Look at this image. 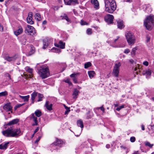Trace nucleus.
I'll use <instances>...</instances> for the list:
<instances>
[{
    "mask_svg": "<svg viewBox=\"0 0 154 154\" xmlns=\"http://www.w3.org/2000/svg\"><path fill=\"white\" fill-rule=\"evenodd\" d=\"M2 134L7 137H17L21 135L20 129L8 128L2 132Z\"/></svg>",
    "mask_w": 154,
    "mask_h": 154,
    "instance_id": "nucleus-1",
    "label": "nucleus"
},
{
    "mask_svg": "<svg viewBox=\"0 0 154 154\" xmlns=\"http://www.w3.org/2000/svg\"><path fill=\"white\" fill-rule=\"evenodd\" d=\"M104 2L106 11L109 13H112L116 8V3L115 1L104 0Z\"/></svg>",
    "mask_w": 154,
    "mask_h": 154,
    "instance_id": "nucleus-2",
    "label": "nucleus"
},
{
    "mask_svg": "<svg viewBox=\"0 0 154 154\" xmlns=\"http://www.w3.org/2000/svg\"><path fill=\"white\" fill-rule=\"evenodd\" d=\"M38 73L42 79H45L50 75L49 69L48 67L42 66L38 71Z\"/></svg>",
    "mask_w": 154,
    "mask_h": 154,
    "instance_id": "nucleus-3",
    "label": "nucleus"
},
{
    "mask_svg": "<svg viewBox=\"0 0 154 154\" xmlns=\"http://www.w3.org/2000/svg\"><path fill=\"white\" fill-rule=\"evenodd\" d=\"M125 36L129 45H132L135 43V37L134 34L131 32H127L125 33Z\"/></svg>",
    "mask_w": 154,
    "mask_h": 154,
    "instance_id": "nucleus-4",
    "label": "nucleus"
},
{
    "mask_svg": "<svg viewBox=\"0 0 154 154\" xmlns=\"http://www.w3.org/2000/svg\"><path fill=\"white\" fill-rule=\"evenodd\" d=\"M154 23V17L152 15H150L146 18L144 21V24L146 29L149 30L151 29V25Z\"/></svg>",
    "mask_w": 154,
    "mask_h": 154,
    "instance_id": "nucleus-5",
    "label": "nucleus"
},
{
    "mask_svg": "<svg viewBox=\"0 0 154 154\" xmlns=\"http://www.w3.org/2000/svg\"><path fill=\"white\" fill-rule=\"evenodd\" d=\"M121 66V64L120 62L115 64L112 72V74L115 77H118Z\"/></svg>",
    "mask_w": 154,
    "mask_h": 154,
    "instance_id": "nucleus-6",
    "label": "nucleus"
},
{
    "mask_svg": "<svg viewBox=\"0 0 154 154\" xmlns=\"http://www.w3.org/2000/svg\"><path fill=\"white\" fill-rule=\"evenodd\" d=\"M3 57L5 60L8 61L10 62L15 60L19 58V56L17 55H15L13 56L10 57L8 54H6L3 56Z\"/></svg>",
    "mask_w": 154,
    "mask_h": 154,
    "instance_id": "nucleus-7",
    "label": "nucleus"
},
{
    "mask_svg": "<svg viewBox=\"0 0 154 154\" xmlns=\"http://www.w3.org/2000/svg\"><path fill=\"white\" fill-rule=\"evenodd\" d=\"M63 143V141L60 139H57V142L52 145L54 149H58L61 147Z\"/></svg>",
    "mask_w": 154,
    "mask_h": 154,
    "instance_id": "nucleus-8",
    "label": "nucleus"
},
{
    "mask_svg": "<svg viewBox=\"0 0 154 154\" xmlns=\"http://www.w3.org/2000/svg\"><path fill=\"white\" fill-rule=\"evenodd\" d=\"M105 20L109 24L112 23L114 17L112 15L107 14L104 17Z\"/></svg>",
    "mask_w": 154,
    "mask_h": 154,
    "instance_id": "nucleus-9",
    "label": "nucleus"
},
{
    "mask_svg": "<svg viewBox=\"0 0 154 154\" xmlns=\"http://www.w3.org/2000/svg\"><path fill=\"white\" fill-rule=\"evenodd\" d=\"M27 47L28 49V51L26 52V55L27 56H30L34 53L35 48L32 45L28 46Z\"/></svg>",
    "mask_w": 154,
    "mask_h": 154,
    "instance_id": "nucleus-10",
    "label": "nucleus"
},
{
    "mask_svg": "<svg viewBox=\"0 0 154 154\" xmlns=\"http://www.w3.org/2000/svg\"><path fill=\"white\" fill-rule=\"evenodd\" d=\"M25 32L29 33H34L35 32V28L32 26L28 25L25 30Z\"/></svg>",
    "mask_w": 154,
    "mask_h": 154,
    "instance_id": "nucleus-11",
    "label": "nucleus"
},
{
    "mask_svg": "<svg viewBox=\"0 0 154 154\" xmlns=\"http://www.w3.org/2000/svg\"><path fill=\"white\" fill-rule=\"evenodd\" d=\"M23 29L21 26H19L18 29L14 31V33L15 35L17 36L21 34L23 32Z\"/></svg>",
    "mask_w": 154,
    "mask_h": 154,
    "instance_id": "nucleus-12",
    "label": "nucleus"
},
{
    "mask_svg": "<svg viewBox=\"0 0 154 154\" xmlns=\"http://www.w3.org/2000/svg\"><path fill=\"white\" fill-rule=\"evenodd\" d=\"M91 3L94 8L98 9L99 8V4L97 0H91Z\"/></svg>",
    "mask_w": 154,
    "mask_h": 154,
    "instance_id": "nucleus-13",
    "label": "nucleus"
},
{
    "mask_svg": "<svg viewBox=\"0 0 154 154\" xmlns=\"http://www.w3.org/2000/svg\"><path fill=\"white\" fill-rule=\"evenodd\" d=\"M65 42H63L62 41H60L58 44L54 43V45L61 49H64L65 48Z\"/></svg>",
    "mask_w": 154,
    "mask_h": 154,
    "instance_id": "nucleus-14",
    "label": "nucleus"
},
{
    "mask_svg": "<svg viewBox=\"0 0 154 154\" xmlns=\"http://www.w3.org/2000/svg\"><path fill=\"white\" fill-rule=\"evenodd\" d=\"M32 12H29L28 14V17L27 18V22L30 24H32L34 22L32 20Z\"/></svg>",
    "mask_w": 154,
    "mask_h": 154,
    "instance_id": "nucleus-15",
    "label": "nucleus"
},
{
    "mask_svg": "<svg viewBox=\"0 0 154 154\" xmlns=\"http://www.w3.org/2000/svg\"><path fill=\"white\" fill-rule=\"evenodd\" d=\"M31 119L34 122V123L32 124V125H38V122L37 118L35 116L33 113L32 114Z\"/></svg>",
    "mask_w": 154,
    "mask_h": 154,
    "instance_id": "nucleus-16",
    "label": "nucleus"
},
{
    "mask_svg": "<svg viewBox=\"0 0 154 154\" xmlns=\"http://www.w3.org/2000/svg\"><path fill=\"white\" fill-rule=\"evenodd\" d=\"M78 0H69L67 2L64 0L65 4L67 5H74L78 3Z\"/></svg>",
    "mask_w": 154,
    "mask_h": 154,
    "instance_id": "nucleus-17",
    "label": "nucleus"
},
{
    "mask_svg": "<svg viewBox=\"0 0 154 154\" xmlns=\"http://www.w3.org/2000/svg\"><path fill=\"white\" fill-rule=\"evenodd\" d=\"M117 24L118 28L120 29H123L125 27L124 23L122 20H117Z\"/></svg>",
    "mask_w": 154,
    "mask_h": 154,
    "instance_id": "nucleus-18",
    "label": "nucleus"
},
{
    "mask_svg": "<svg viewBox=\"0 0 154 154\" xmlns=\"http://www.w3.org/2000/svg\"><path fill=\"white\" fill-rule=\"evenodd\" d=\"M9 144V142H5L1 144L0 145V149L3 150L6 149L7 148Z\"/></svg>",
    "mask_w": 154,
    "mask_h": 154,
    "instance_id": "nucleus-19",
    "label": "nucleus"
},
{
    "mask_svg": "<svg viewBox=\"0 0 154 154\" xmlns=\"http://www.w3.org/2000/svg\"><path fill=\"white\" fill-rule=\"evenodd\" d=\"M3 109L7 111H11L12 112V107L9 103L5 104L3 106Z\"/></svg>",
    "mask_w": 154,
    "mask_h": 154,
    "instance_id": "nucleus-20",
    "label": "nucleus"
},
{
    "mask_svg": "<svg viewBox=\"0 0 154 154\" xmlns=\"http://www.w3.org/2000/svg\"><path fill=\"white\" fill-rule=\"evenodd\" d=\"M19 121V120L18 119H14L11 121L9 122L7 124V125H13L16 124Z\"/></svg>",
    "mask_w": 154,
    "mask_h": 154,
    "instance_id": "nucleus-21",
    "label": "nucleus"
},
{
    "mask_svg": "<svg viewBox=\"0 0 154 154\" xmlns=\"http://www.w3.org/2000/svg\"><path fill=\"white\" fill-rule=\"evenodd\" d=\"M45 106L48 110L51 111L52 109V104L50 103L48 101H47L46 102Z\"/></svg>",
    "mask_w": 154,
    "mask_h": 154,
    "instance_id": "nucleus-22",
    "label": "nucleus"
},
{
    "mask_svg": "<svg viewBox=\"0 0 154 154\" xmlns=\"http://www.w3.org/2000/svg\"><path fill=\"white\" fill-rule=\"evenodd\" d=\"M79 93V91L77 89H74L73 93L72 94V95L73 96V98L75 99H76Z\"/></svg>",
    "mask_w": 154,
    "mask_h": 154,
    "instance_id": "nucleus-23",
    "label": "nucleus"
},
{
    "mask_svg": "<svg viewBox=\"0 0 154 154\" xmlns=\"http://www.w3.org/2000/svg\"><path fill=\"white\" fill-rule=\"evenodd\" d=\"M25 70L26 71L28 72L29 73L31 74L29 75L28 77L29 78H31L32 77V73L33 72V69L30 68L29 67H26L25 68Z\"/></svg>",
    "mask_w": 154,
    "mask_h": 154,
    "instance_id": "nucleus-24",
    "label": "nucleus"
},
{
    "mask_svg": "<svg viewBox=\"0 0 154 154\" xmlns=\"http://www.w3.org/2000/svg\"><path fill=\"white\" fill-rule=\"evenodd\" d=\"M27 38V37L26 35H22L20 39V41L22 45H25Z\"/></svg>",
    "mask_w": 154,
    "mask_h": 154,
    "instance_id": "nucleus-25",
    "label": "nucleus"
},
{
    "mask_svg": "<svg viewBox=\"0 0 154 154\" xmlns=\"http://www.w3.org/2000/svg\"><path fill=\"white\" fill-rule=\"evenodd\" d=\"M151 70L150 69H148L146 70L145 71H144L143 73V75H146L147 77L150 76L151 75Z\"/></svg>",
    "mask_w": 154,
    "mask_h": 154,
    "instance_id": "nucleus-26",
    "label": "nucleus"
},
{
    "mask_svg": "<svg viewBox=\"0 0 154 154\" xmlns=\"http://www.w3.org/2000/svg\"><path fill=\"white\" fill-rule=\"evenodd\" d=\"M77 74V73H72L70 76L71 78H72V80L75 83H77L78 82L76 78Z\"/></svg>",
    "mask_w": 154,
    "mask_h": 154,
    "instance_id": "nucleus-27",
    "label": "nucleus"
},
{
    "mask_svg": "<svg viewBox=\"0 0 154 154\" xmlns=\"http://www.w3.org/2000/svg\"><path fill=\"white\" fill-rule=\"evenodd\" d=\"M19 97L23 100L24 101H27L29 99V95H28L26 96H22L21 95H19Z\"/></svg>",
    "mask_w": 154,
    "mask_h": 154,
    "instance_id": "nucleus-28",
    "label": "nucleus"
},
{
    "mask_svg": "<svg viewBox=\"0 0 154 154\" xmlns=\"http://www.w3.org/2000/svg\"><path fill=\"white\" fill-rule=\"evenodd\" d=\"M35 18L38 21H40L42 20L41 15L38 13H36L35 15Z\"/></svg>",
    "mask_w": 154,
    "mask_h": 154,
    "instance_id": "nucleus-29",
    "label": "nucleus"
},
{
    "mask_svg": "<svg viewBox=\"0 0 154 154\" xmlns=\"http://www.w3.org/2000/svg\"><path fill=\"white\" fill-rule=\"evenodd\" d=\"M8 95V93L6 91L0 92V97H6Z\"/></svg>",
    "mask_w": 154,
    "mask_h": 154,
    "instance_id": "nucleus-30",
    "label": "nucleus"
},
{
    "mask_svg": "<svg viewBox=\"0 0 154 154\" xmlns=\"http://www.w3.org/2000/svg\"><path fill=\"white\" fill-rule=\"evenodd\" d=\"M77 125L79 127H80L82 128L84 127L83 122L81 120H79L77 121Z\"/></svg>",
    "mask_w": 154,
    "mask_h": 154,
    "instance_id": "nucleus-31",
    "label": "nucleus"
},
{
    "mask_svg": "<svg viewBox=\"0 0 154 154\" xmlns=\"http://www.w3.org/2000/svg\"><path fill=\"white\" fill-rule=\"evenodd\" d=\"M51 51L53 52H56L59 53L61 52L59 48H52L51 50Z\"/></svg>",
    "mask_w": 154,
    "mask_h": 154,
    "instance_id": "nucleus-32",
    "label": "nucleus"
},
{
    "mask_svg": "<svg viewBox=\"0 0 154 154\" xmlns=\"http://www.w3.org/2000/svg\"><path fill=\"white\" fill-rule=\"evenodd\" d=\"M88 74L89 77L91 79L94 77L95 72L93 71H89L88 72Z\"/></svg>",
    "mask_w": 154,
    "mask_h": 154,
    "instance_id": "nucleus-33",
    "label": "nucleus"
},
{
    "mask_svg": "<svg viewBox=\"0 0 154 154\" xmlns=\"http://www.w3.org/2000/svg\"><path fill=\"white\" fill-rule=\"evenodd\" d=\"M43 46L42 47L43 49H45L48 45V42L47 40H44L43 42Z\"/></svg>",
    "mask_w": 154,
    "mask_h": 154,
    "instance_id": "nucleus-34",
    "label": "nucleus"
},
{
    "mask_svg": "<svg viewBox=\"0 0 154 154\" xmlns=\"http://www.w3.org/2000/svg\"><path fill=\"white\" fill-rule=\"evenodd\" d=\"M35 114L36 116L39 117L42 115V112L41 111L37 110L35 112Z\"/></svg>",
    "mask_w": 154,
    "mask_h": 154,
    "instance_id": "nucleus-35",
    "label": "nucleus"
},
{
    "mask_svg": "<svg viewBox=\"0 0 154 154\" xmlns=\"http://www.w3.org/2000/svg\"><path fill=\"white\" fill-rule=\"evenodd\" d=\"M145 145L146 146H148L150 148H152L154 145L153 144H151L148 141H146L145 142Z\"/></svg>",
    "mask_w": 154,
    "mask_h": 154,
    "instance_id": "nucleus-36",
    "label": "nucleus"
},
{
    "mask_svg": "<svg viewBox=\"0 0 154 154\" xmlns=\"http://www.w3.org/2000/svg\"><path fill=\"white\" fill-rule=\"evenodd\" d=\"M37 95V93L35 92H33L31 94V99L33 101L35 98V97Z\"/></svg>",
    "mask_w": 154,
    "mask_h": 154,
    "instance_id": "nucleus-37",
    "label": "nucleus"
},
{
    "mask_svg": "<svg viewBox=\"0 0 154 154\" xmlns=\"http://www.w3.org/2000/svg\"><path fill=\"white\" fill-rule=\"evenodd\" d=\"M91 64L90 62H88L85 63L84 65V67L85 69H87L88 67L91 66Z\"/></svg>",
    "mask_w": 154,
    "mask_h": 154,
    "instance_id": "nucleus-38",
    "label": "nucleus"
},
{
    "mask_svg": "<svg viewBox=\"0 0 154 154\" xmlns=\"http://www.w3.org/2000/svg\"><path fill=\"white\" fill-rule=\"evenodd\" d=\"M152 11V9L150 7V6L149 5H148L147 6V7H146V11L147 12H150Z\"/></svg>",
    "mask_w": 154,
    "mask_h": 154,
    "instance_id": "nucleus-39",
    "label": "nucleus"
},
{
    "mask_svg": "<svg viewBox=\"0 0 154 154\" xmlns=\"http://www.w3.org/2000/svg\"><path fill=\"white\" fill-rule=\"evenodd\" d=\"M64 81L66 83H68L69 85H72V83L70 81L69 79H65L64 80Z\"/></svg>",
    "mask_w": 154,
    "mask_h": 154,
    "instance_id": "nucleus-40",
    "label": "nucleus"
},
{
    "mask_svg": "<svg viewBox=\"0 0 154 154\" xmlns=\"http://www.w3.org/2000/svg\"><path fill=\"white\" fill-rule=\"evenodd\" d=\"M88 35H91L92 33V29H88L86 31Z\"/></svg>",
    "mask_w": 154,
    "mask_h": 154,
    "instance_id": "nucleus-41",
    "label": "nucleus"
},
{
    "mask_svg": "<svg viewBox=\"0 0 154 154\" xmlns=\"http://www.w3.org/2000/svg\"><path fill=\"white\" fill-rule=\"evenodd\" d=\"M38 101H40L42 100V98L43 97V96L42 95H41L40 94H39L38 95Z\"/></svg>",
    "mask_w": 154,
    "mask_h": 154,
    "instance_id": "nucleus-42",
    "label": "nucleus"
},
{
    "mask_svg": "<svg viewBox=\"0 0 154 154\" xmlns=\"http://www.w3.org/2000/svg\"><path fill=\"white\" fill-rule=\"evenodd\" d=\"M63 18L66 20L68 22L70 21L69 19L68 18L67 15L66 14H64L63 17Z\"/></svg>",
    "mask_w": 154,
    "mask_h": 154,
    "instance_id": "nucleus-43",
    "label": "nucleus"
},
{
    "mask_svg": "<svg viewBox=\"0 0 154 154\" xmlns=\"http://www.w3.org/2000/svg\"><path fill=\"white\" fill-rule=\"evenodd\" d=\"M125 105H122L121 106L118 107L116 109V110L118 111H119L122 109L124 107Z\"/></svg>",
    "mask_w": 154,
    "mask_h": 154,
    "instance_id": "nucleus-44",
    "label": "nucleus"
},
{
    "mask_svg": "<svg viewBox=\"0 0 154 154\" xmlns=\"http://www.w3.org/2000/svg\"><path fill=\"white\" fill-rule=\"evenodd\" d=\"M137 49V47H135L133 48L132 49V51L131 52V54L134 55Z\"/></svg>",
    "mask_w": 154,
    "mask_h": 154,
    "instance_id": "nucleus-45",
    "label": "nucleus"
},
{
    "mask_svg": "<svg viewBox=\"0 0 154 154\" xmlns=\"http://www.w3.org/2000/svg\"><path fill=\"white\" fill-rule=\"evenodd\" d=\"M136 140L135 138L134 137H131L130 138V140L131 142H134Z\"/></svg>",
    "mask_w": 154,
    "mask_h": 154,
    "instance_id": "nucleus-46",
    "label": "nucleus"
},
{
    "mask_svg": "<svg viewBox=\"0 0 154 154\" xmlns=\"http://www.w3.org/2000/svg\"><path fill=\"white\" fill-rule=\"evenodd\" d=\"M97 109H100L101 110L103 111L104 112L105 109L103 107V105H102L101 107H97Z\"/></svg>",
    "mask_w": 154,
    "mask_h": 154,
    "instance_id": "nucleus-47",
    "label": "nucleus"
},
{
    "mask_svg": "<svg viewBox=\"0 0 154 154\" xmlns=\"http://www.w3.org/2000/svg\"><path fill=\"white\" fill-rule=\"evenodd\" d=\"M5 100V99L3 97H0V104L2 103Z\"/></svg>",
    "mask_w": 154,
    "mask_h": 154,
    "instance_id": "nucleus-48",
    "label": "nucleus"
},
{
    "mask_svg": "<svg viewBox=\"0 0 154 154\" xmlns=\"http://www.w3.org/2000/svg\"><path fill=\"white\" fill-rule=\"evenodd\" d=\"M130 52V50L128 49H126L124 50V52L126 54H128Z\"/></svg>",
    "mask_w": 154,
    "mask_h": 154,
    "instance_id": "nucleus-49",
    "label": "nucleus"
},
{
    "mask_svg": "<svg viewBox=\"0 0 154 154\" xmlns=\"http://www.w3.org/2000/svg\"><path fill=\"white\" fill-rule=\"evenodd\" d=\"M80 23H81V25H85L87 24V23L86 22H85V21L83 20H82L81 21Z\"/></svg>",
    "mask_w": 154,
    "mask_h": 154,
    "instance_id": "nucleus-50",
    "label": "nucleus"
},
{
    "mask_svg": "<svg viewBox=\"0 0 154 154\" xmlns=\"http://www.w3.org/2000/svg\"><path fill=\"white\" fill-rule=\"evenodd\" d=\"M143 64L144 65L146 66H147L149 64L148 62L147 61L144 62L143 63Z\"/></svg>",
    "mask_w": 154,
    "mask_h": 154,
    "instance_id": "nucleus-51",
    "label": "nucleus"
},
{
    "mask_svg": "<svg viewBox=\"0 0 154 154\" xmlns=\"http://www.w3.org/2000/svg\"><path fill=\"white\" fill-rule=\"evenodd\" d=\"M96 15L98 16H99L100 17H102V15L101 13H100L98 12H97L96 13Z\"/></svg>",
    "mask_w": 154,
    "mask_h": 154,
    "instance_id": "nucleus-52",
    "label": "nucleus"
},
{
    "mask_svg": "<svg viewBox=\"0 0 154 154\" xmlns=\"http://www.w3.org/2000/svg\"><path fill=\"white\" fill-rule=\"evenodd\" d=\"M140 152L139 151H135L132 154H140Z\"/></svg>",
    "mask_w": 154,
    "mask_h": 154,
    "instance_id": "nucleus-53",
    "label": "nucleus"
},
{
    "mask_svg": "<svg viewBox=\"0 0 154 154\" xmlns=\"http://www.w3.org/2000/svg\"><path fill=\"white\" fill-rule=\"evenodd\" d=\"M70 111L69 109H66L65 112V114H68V113Z\"/></svg>",
    "mask_w": 154,
    "mask_h": 154,
    "instance_id": "nucleus-54",
    "label": "nucleus"
},
{
    "mask_svg": "<svg viewBox=\"0 0 154 154\" xmlns=\"http://www.w3.org/2000/svg\"><path fill=\"white\" fill-rule=\"evenodd\" d=\"M25 104V103H23V104H17V105L16 106H17V107H18V108H19L20 107H21V106H22L24 105V104Z\"/></svg>",
    "mask_w": 154,
    "mask_h": 154,
    "instance_id": "nucleus-55",
    "label": "nucleus"
},
{
    "mask_svg": "<svg viewBox=\"0 0 154 154\" xmlns=\"http://www.w3.org/2000/svg\"><path fill=\"white\" fill-rule=\"evenodd\" d=\"M47 23V21L46 20L43 21L42 23V25L43 26L46 25Z\"/></svg>",
    "mask_w": 154,
    "mask_h": 154,
    "instance_id": "nucleus-56",
    "label": "nucleus"
},
{
    "mask_svg": "<svg viewBox=\"0 0 154 154\" xmlns=\"http://www.w3.org/2000/svg\"><path fill=\"white\" fill-rule=\"evenodd\" d=\"M40 138H41V137H38V139L35 141V143H37L39 141V140H40Z\"/></svg>",
    "mask_w": 154,
    "mask_h": 154,
    "instance_id": "nucleus-57",
    "label": "nucleus"
},
{
    "mask_svg": "<svg viewBox=\"0 0 154 154\" xmlns=\"http://www.w3.org/2000/svg\"><path fill=\"white\" fill-rule=\"evenodd\" d=\"M3 30V27L1 24L0 23V31H2Z\"/></svg>",
    "mask_w": 154,
    "mask_h": 154,
    "instance_id": "nucleus-58",
    "label": "nucleus"
},
{
    "mask_svg": "<svg viewBox=\"0 0 154 154\" xmlns=\"http://www.w3.org/2000/svg\"><path fill=\"white\" fill-rule=\"evenodd\" d=\"M141 129L142 130L144 131L145 130L144 126V125H141Z\"/></svg>",
    "mask_w": 154,
    "mask_h": 154,
    "instance_id": "nucleus-59",
    "label": "nucleus"
},
{
    "mask_svg": "<svg viewBox=\"0 0 154 154\" xmlns=\"http://www.w3.org/2000/svg\"><path fill=\"white\" fill-rule=\"evenodd\" d=\"M39 127H37L35 130L34 133H36V132H37L39 130Z\"/></svg>",
    "mask_w": 154,
    "mask_h": 154,
    "instance_id": "nucleus-60",
    "label": "nucleus"
},
{
    "mask_svg": "<svg viewBox=\"0 0 154 154\" xmlns=\"http://www.w3.org/2000/svg\"><path fill=\"white\" fill-rule=\"evenodd\" d=\"M106 147L107 148L109 149L110 147V145L109 144H107L106 145Z\"/></svg>",
    "mask_w": 154,
    "mask_h": 154,
    "instance_id": "nucleus-61",
    "label": "nucleus"
},
{
    "mask_svg": "<svg viewBox=\"0 0 154 154\" xmlns=\"http://www.w3.org/2000/svg\"><path fill=\"white\" fill-rule=\"evenodd\" d=\"M119 38V37H117V38L115 39L114 40V41H113V42H114V43H115L117 40Z\"/></svg>",
    "mask_w": 154,
    "mask_h": 154,
    "instance_id": "nucleus-62",
    "label": "nucleus"
},
{
    "mask_svg": "<svg viewBox=\"0 0 154 154\" xmlns=\"http://www.w3.org/2000/svg\"><path fill=\"white\" fill-rule=\"evenodd\" d=\"M146 41L147 42H148L150 40V38L149 37H146Z\"/></svg>",
    "mask_w": 154,
    "mask_h": 154,
    "instance_id": "nucleus-63",
    "label": "nucleus"
},
{
    "mask_svg": "<svg viewBox=\"0 0 154 154\" xmlns=\"http://www.w3.org/2000/svg\"><path fill=\"white\" fill-rule=\"evenodd\" d=\"M129 62L131 63L132 64L134 62V60L132 59L130 60Z\"/></svg>",
    "mask_w": 154,
    "mask_h": 154,
    "instance_id": "nucleus-64",
    "label": "nucleus"
}]
</instances>
